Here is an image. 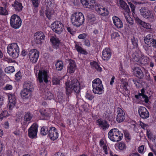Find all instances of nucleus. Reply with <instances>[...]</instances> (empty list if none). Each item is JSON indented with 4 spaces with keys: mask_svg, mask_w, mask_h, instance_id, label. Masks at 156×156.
<instances>
[{
    "mask_svg": "<svg viewBox=\"0 0 156 156\" xmlns=\"http://www.w3.org/2000/svg\"><path fill=\"white\" fill-rule=\"evenodd\" d=\"M113 23L115 27L118 29L121 28L123 27L122 21L118 17L114 16L112 17Z\"/></svg>",
    "mask_w": 156,
    "mask_h": 156,
    "instance_id": "20",
    "label": "nucleus"
},
{
    "mask_svg": "<svg viewBox=\"0 0 156 156\" xmlns=\"http://www.w3.org/2000/svg\"><path fill=\"white\" fill-rule=\"evenodd\" d=\"M33 118V115L29 112H25L24 117V120L26 122L31 121Z\"/></svg>",
    "mask_w": 156,
    "mask_h": 156,
    "instance_id": "37",
    "label": "nucleus"
},
{
    "mask_svg": "<svg viewBox=\"0 0 156 156\" xmlns=\"http://www.w3.org/2000/svg\"><path fill=\"white\" fill-rule=\"evenodd\" d=\"M15 71L14 68L12 66H9L5 69V72L6 73H11Z\"/></svg>",
    "mask_w": 156,
    "mask_h": 156,
    "instance_id": "44",
    "label": "nucleus"
},
{
    "mask_svg": "<svg viewBox=\"0 0 156 156\" xmlns=\"http://www.w3.org/2000/svg\"><path fill=\"white\" fill-rule=\"evenodd\" d=\"M116 136H115L114 142H118L119 141H120L123 137V135L122 133H121L120 131H119V130L118 129L116 130Z\"/></svg>",
    "mask_w": 156,
    "mask_h": 156,
    "instance_id": "32",
    "label": "nucleus"
},
{
    "mask_svg": "<svg viewBox=\"0 0 156 156\" xmlns=\"http://www.w3.org/2000/svg\"><path fill=\"white\" fill-rule=\"evenodd\" d=\"M6 7L4 8L3 7L0 6V15L2 16H6L8 15L9 13L6 9Z\"/></svg>",
    "mask_w": 156,
    "mask_h": 156,
    "instance_id": "45",
    "label": "nucleus"
},
{
    "mask_svg": "<svg viewBox=\"0 0 156 156\" xmlns=\"http://www.w3.org/2000/svg\"><path fill=\"white\" fill-rule=\"evenodd\" d=\"M150 58L147 56H145L144 55H141V60L140 61V66H145L147 64H149Z\"/></svg>",
    "mask_w": 156,
    "mask_h": 156,
    "instance_id": "29",
    "label": "nucleus"
},
{
    "mask_svg": "<svg viewBox=\"0 0 156 156\" xmlns=\"http://www.w3.org/2000/svg\"><path fill=\"white\" fill-rule=\"evenodd\" d=\"M93 91L94 93L100 94L104 92L102 81L99 78L94 79L92 82Z\"/></svg>",
    "mask_w": 156,
    "mask_h": 156,
    "instance_id": "3",
    "label": "nucleus"
},
{
    "mask_svg": "<svg viewBox=\"0 0 156 156\" xmlns=\"http://www.w3.org/2000/svg\"><path fill=\"white\" fill-rule=\"evenodd\" d=\"M22 20L20 16L13 14L10 17V24L13 28L16 29L19 28L21 26Z\"/></svg>",
    "mask_w": 156,
    "mask_h": 156,
    "instance_id": "4",
    "label": "nucleus"
},
{
    "mask_svg": "<svg viewBox=\"0 0 156 156\" xmlns=\"http://www.w3.org/2000/svg\"><path fill=\"white\" fill-rule=\"evenodd\" d=\"M75 48L79 53L84 55H87L88 54V52L86 50L83 49L78 44L75 45Z\"/></svg>",
    "mask_w": 156,
    "mask_h": 156,
    "instance_id": "27",
    "label": "nucleus"
},
{
    "mask_svg": "<svg viewBox=\"0 0 156 156\" xmlns=\"http://www.w3.org/2000/svg\"><path fill=\"white\" fill-rule=\"evenodd\" d=\"M50 41L52 43V47L54 48H58L60 43V41L59 38L56 36H51L50 39Z\"/></svg>",
    "mask_w": 156,
    "mask_h": 156,
    "instance_id": "19",
    "label": "nucleus"
},
{
    "mask_svg": "<svg viewBox=\"0 0 156 156\" xmlns=\"http://www.w3.org/2000/svg\"><path fill=\"white\" fill-rule=\"evenodd\" d=\"M30 92L24 88L21 91L20 94L22 98H23V97L24 98H28V97H26V96L27 95L29 94H30Z\"/></svg>",
    "mask_w": 156,
    "mask_h": 156,
    "instance_id": "43",
    "label": "nucleus"
},
{
    "mask_svg": "<svg viewBox=\"0 0 156 156\" xmlns=\"http://www.w3.org/2000/svg\"><path fill=\"white\" fill-rule=\"evenodd\" d=\"M120 35L118 32H114L111 34V37L112 39H119Z\"/></svg>",
    "mask_w": 156,
    "mask_h": 156,
    "instance_id": "50",
    "label": "nucleus"
},
{
    "mask_svg": "<svg viewBox=\"0 0 156 156\" xmlns=\"http://www.w3.org/2000/svg\"><path fill=\"white\" fill-rule=\"evenodd\" d=\"M138 41L137 39L134 37L131 38V41L133 48H136V49L138 48Z\"/></svg>",
    "mask_w": 156,
    "mask_h": 156,
    "instance_id": "39",
    "label": "nucleus"
},
{
    "mask_svg": "<svg viewBox=\"0 0 156 156\" xmlns=\"http://www.w3.org/2000/svg\"><path fill=\"white\" fill-rule=\"evenodd\" d=\"M80 2L85 8L94 9L96 5L95 0H80Z\"/></svg>",
    "mask_w": 156,
    "mask_h": 156,
    "instance_id": "13",
    "label": "nucleus"
},
{
    "mask_svg": "<svg viewBox=\"0 0 156 156\" xmlns=\"http://www.w3.org/2000/svg\"><path fill=\"white\" fill-rule=\"evenodd\" d=\"M52 84L53 85H57L60 84V80L57 77H54L52 79Z\"/></svg>",
    "mask_w": 156,
    "mask_h": 156,
    "instance_id": "51",
    "label": "nucleus"
},
{
    "mask_svg": "<svg viewBox=\"0 0 156 156\" xmlns=\"http://www.w3.org/2000/svg\"><path fill=\"white\" fill-rule=\"evenodd\" d=\"M118 149L120 150L124 151L126 149V145L123 142H120L118 144Z\"/></svg>",
    "mask_w": 156,
    "mask_h": 156,
    "instance_id": "41",
    "label": "nucleus"
},
{
    "mask_svg": "<svg viewBox=\"0 0 156 156\" xmlns=\"http://www.w3.org/2000/svg\"><path fill=\"white\" fill-rule=\"evenodd\" d=\"M55 66L56 70L61 71L63 69V64L62 61L58 60L56 62Z\"/></svg>",
    "mask_w": 156,
    "mask_h": 156,
    "instance_id": "36",
    "label": "nucleus"
},
{
    "mask_svg": "<svg viewBox=\"0 0 156 156\" xmlns=\"http://www.w3.org/2000/svg\"><path fill=\"white\" fill-rule=\"evenodd\" d=\"M48 127L44 126L41 129L40 133L43 135H46L48 133Z\"/></svg>",
    "mask_w": 156,
    "mask_h": 156,
    "instance_id": "47",
    "label": "nucleus"
},
{
    "mask_svg": "<svg viewBox=\"0 0 156 156\" xmlns=\"http://www.w3.org/2000/svg\"><path fill=\"white\" fill-rule=\"evenodd\" d=\"M87 34L85 33H83L81 34H80L78 36V38L79 39H84L85 38Z\"/></svg>",
    "mask_w": 156,
    "mask_h": 156,
    "instance_id": "61",
    "label": "nucleus"
},
{
    "mask_svg": "<svg viewBox=\"0 0 156 156\" xmlns=\"http://www.w3.org/2000/svg\"><path fill=\"white\" fill-rule=\"evenodd\" d=\"M132 81L136 88H140L142 87L143 84L141 80L137 79L136 78H133L132 79Z\"/></svg>",
    "mask_w": 156,
    "mask_h": 156,
    "instance_id": "30",
    "label": "nucleus"
},
{
    "mask_svg": "<svg viewBox=\"0 0 156 156\" xmlns=\"http://www.w3.org/2000/svg\"><path fill=\"white\" fill-rule=\"evenodd\" d=\"M9 103H8L9 108L12 109L15 105L16 103V98H8Z\"/></svg>",
    "mask_w": 156,
    "mask_h": 156,
    "instance_id": "38",
    "label": "nucleus"
},
{
    "mask_svg": "<svg viewBox=\"0 0 156 156\" xmlns=\"http://www.w3.org/2000/svg\"><path fill=\"white\" fill-rule=\"evenodd\" d=\"M45 37V36L43 32L41 31L36 32L34 35V41L36 44H41Z\"/></svg>",
    "mask_w": 156,
    "mask_h": 156,
    "instance_id": "11",
    "label": "nucleus"
},
{
    "mask_svg": "<svg viewBox=\"0 0 156 156\" xmlns=\"http://www.w3.org/2000/svg\"><path fill=\"white\" fill-rule=\"evenodd\" d=\"M46 3L51 8L54 7L55 2V0H47Z\"/></svg>",
    "mask_w": 156,
    "mask_h": 156,
    "instance_id": "52",
    "label": "nucleus"
},
{
    "mask_svg": "<svg viewBox=\"0 0 156 156\" xmlns=\"http://www.w3.org/2000/svg\"><path fill=\"white\" fill-rule=\"evenodd\" d=\"M39 54V52L36 49L31 50L28 54L30 61L32 63H36L38 60Z\"/></svg>",
    "mask_w": 156,
    "mask_h": 156,
    "instance_id": "6",
    "label": "nucleus"
},
{
    "mask_svg": "<svg viewBox=\"0 0 156 156\" xmlns=\"http://www.w3.org/2000/svg\"><path fill=\"white\" fill-rule=\"evenodd\" d=\"M96 122L101 129L104 130H105L106 129H108L109 126V124L107 123V122L105 120L99 119L97 120Z\"/></svg>",
    "mask_w": 156,
    "mask_h": 156,
    "instance_id": "18",
    "label": "nucleus"
},
{
    "mask_svg": "<svg viewBox=\"0 0 156 156\" xmlns=\"http://www.w3.org/2000/svg\"><path fill=\"white\" fill-rule=\"evenodd\" d=\"M54 11L49 9H47L45 10V15L49 19H51L53 17Z\"/></svg>",
    "mask_w": 156,
    "mask_h": 156,
    "instance_id": "35",
    "label": "nucleus"
},
{
    "mask_svg": "<svg viewBox=\"0 0 156 156\" xmlns=\"http://www.w3.org/2000/svg\"><path fill=\"white\" fill-rule=\"evenodd\" d=\"M128 4L129 5L130 8H131L132 14L134 13L135 10V5L131 2H128Z\"/></svg>",
    "mask_w": 156,
    "mask_h": 156,
    "instance_id": "56",
    "label": "nucleus"
},
{
    "mask_svg": "<svg viewBox=\"0 0 156 156\" xmlns=\"http://www.w3.org/2000/svg\"><path fill=\"white\" fill-rule=\"evenodd\" d=\"M153 39V34L150 33L144 37V41L145 44L149 45Z\"/></svg>",
    "mask_w": 156,
    "mask_h": 156,
    "instance_id": "31",
    "label": "nucleus"
},
{
    "mask_svg": "<svg viewBox=\"0 0 156 156\" xmlns=\"http://www.w3.org/2000/svg\"><path fill=\"white\" fill-rule=\"evenodd\" d=\"M72 89L76 94V98H78L80 95V86L78 80L76 79H74L72 80L70 84Z\"/></svg>",
    "mask_w": 156,
    "mask_h": 156,
    "instance_id": "7",
    "label": "nucleus"
},
{
    "mask_svg": "<svg viewBox=\"0 0 156 156\" xmlns=\"http://www.w3.org/2000/svg\"><path fill=\"white\" fill-rule=\"evenodd\" d=\"M94 9L99 15L103 16H106L109 13L107 9L100 5H96Z\"/></svg>",
    "mask_w": 156,
    "mask_h": 156,
    "instance_id": "12",
    "label": "nucleus"
},
{
    "mask_svg": "<svg viewBox=\"0 0 156 156\" xmlns=\"http://www.w3.org/2000/svg\"><path fill=\"white\" fill-rule=\"evenodd\" d=\"M140 125L141 127L144 129H146L148 126L147 125L144 123L143 122L140 121Z\"/></svg>",
    "mask_w": 156,
    "mask_h": 156,
    "instance_id": "60",
    "label": "nucleus"
},
{
    "mask_svg": "<svg viewBox=\"0 0 156 156\" xmlns=\"http://www.w3.org/2000/svg\"><path fill=\"white\" fill-rule=\"evenodd\" d=\"M124 133L126 137V140L127 142H128L130 139V136L129 134L126 131H124Z\"/></svg>",
    "mask_w": 156,
    "mask_h": 156,
    "instance_id": "53",
    "label": "nucleus"
},
{
    "mask_svg": "<svg viewBox=\"0 0 156 156\" xmlns=\"http://www.w3.org/2000/svg\"><path fill=\"white\" fill-rule=\"evenodd\" d=\"M134 75L139 79H142L144 76L143 73L139 67H136L133 69Z\"/></svg>",
    "mask_w": 156,
    "mask_h": 156,
    "instance_id": "22",
    "label": "nucleus"
},
{
    "mask_svg": "<svg viewBox=\"0 0 156 156\" xmlns=\"http://www.w3.org/2000/svg\"><path fill=\"white\" fill-rule=\"evenodd\" d=\"M96 18L95 15L93 14H90L87 16V20L89 23L91 24L93 23L95 20Z\"/></svg>",
    "mask_w": 156,
    "mask_h": 156,
    "instance_id": "40",
    "label": "nucleus"
},
{
    "mask_svg": "<svg viewBox=\"0 0 156 156\" xmlns=\"http://www.w3.org/2000/svg\"><path fill=\"white\" fill-rule=\"evenodd\" d=\"M151 46L150 45L145 44L143 45L144 48L145 50L146 51H148L151 48Z\"/></svg>",
    "mask_w": 156,
    "mask_h": 156,
    "instance_id": "62",
    "label": "nucleus"
},
{
    "mask_svg": "<svg viewBox=\"0 0 156 156\" xmlns=\"http://www.w3.org/2000/svg\"><path fill=\"white\" fill-rule=\"evenodd\" d=\"M32 4L33 6L35 8H37L39 5V0H31Z\"/></svg>",
    "mask_w": 156,
    "mask_h": 156,
    "instance_id": "54",
    "label": "nucleus"
},
{
    "mask_svg": "<svg viewBox=\"0 0 156 156\" xmlns=\"http://www.w3.org/2000/svg\"><path fill=\"white\" fill-rule=\"evenodd\" d=\"M22 77V73L19 71L15 75V79L17 81H19L21 79Z\"/></svg>",
    "mask_w": 156,
    "mask_h": 156,
    "instance_id": "48",
    "label": "nucleus"
},
{
    "mask_svg": "<svg viewBox=\"0 0 156 156\" xmlns=\"http://www.w3.org/2000/svg\"><path fill=\"white\" fill-rule=\"evenodd\" d=\"M140 14L143 18L152 21L154 16L152 12L145 7H143L140 9Z\"/></svg>",
    "mask_w": 156,
    "mask_h": 156,
    "instance_id": "5",
    "label": "nucleus"
},
{
    "mask_svg": "<svg viewBox=\"0 0 156 156\" xmlns=\"http://www.w3.org/2000/svg\"><path fill=\"white\" fill-rule=\"evenodd\" d=\"M12 6L13 7L14 10L16 12H20L22 11L23 8L22 4L16 1H15Z\"/></svg>",
    "mask_w": 156,
    "mask_h": 156,
    "instance_id": "24",
    "label": "nucleus"
},
{
    "mask_svg": "<svg viewBox=\"0 0 156 156\" xmlns=\"http://www.w3.org/2000/svg\"><path fill=\"white\" fill-rule=\"evenodd\" d=\"M51 27L53 31L58 34H60L63 30V24L58 21L52 23Z\"/></svg>",
    "mask_w": 156,
    "mask_h": 156,
    "instance_id": "9",
    "label": "nucleus"
},
{
    "mask_svg": "<svg viewBox=\"0 0 156 156\" xmlns=\"http://www.w3.org/2000/svg\"><path fill=\"white\" fill-rule=\"evenodd\" d=\"M117 121L119 123L122 122L125 118V112L121 108L118 107L117 108Z\"/></svg>",
    "mask_w": 156,
    "mask_h": 156,
    "instance_id": "17",
    "label": "nucleus"
},
{
    "mask_svg": "<svg viewBox=\"0 0 156 156\" xmlns=\"http://www.w3.org/2000/svg\"><path fill=\"white\" fill-rule=\"evenodd\" d=\"M7 52L10 56L13 58H17L20 52L19 48L17 43H12L9 44L7 47Z\"/></svg>",
    "mask_w": 156,
    "mask_h": 156,
    "instance_id": "2",
    "label": "nucleus"
},
{
    "mask_svg": "<svg viewBox=\"0 0 156 156\" xmlns=\"http://www.w3.org/2000/svg\"><path fill=\"white\" fill-rule=\"evenodd\" d=\"M38 125L36 123H33L28 130V135L31 139L35 138L38 132Z\"/></svg>",
    "mask_w": 156,
    "mask_h": 156,
    "instance_id": "8",
    "label": "nucleus"
},
{
    "mask_svg": "<svg viewBox=\"0 0 156 156\" xmlns=\"http://www.w3.org/2000/svg\"><path fill=\"white\" fill-rule=\"evenodd\" d=\"M141 93L139 91H134L133 93L132 97L134 96V98H140L141 96L142 98H149L147 95L145 94V90L144 88H143L141 90Z\"/></svg>",
    "mask_w": 156,
    "mask_h": 156,
    "instance_id": "23",
    "label": "nucleus"
},
{
    "mask_svg": "<svg viewBox=\"0 0 156 156\" xmlns=\"http://www.w3.org/2000/svg\"><path fill=\"white\" fill-rule=\"evenodd\" d=\"M135 21L137 23L141 25L144 22L137 17L135 18Z\"/></svg>",
    "mask_w": 156,
    "mask_h": 156,
    "instance_id": "59",
    "label": "nucleus"
},
{
    "mask_svg": "<svg viewBox=\"0 0 156 156\" xmlns=\"http://www.w3.org/2000/svg\"><path fill=\"white\" fill-rule=\"evenodd\" d=\"M150 46H152L154 48H156V39H153L152 41H151V43L149 44Z\"/></svg>",
    "mask_w": 156,
    "mask_h": 156,
    "instance_id": "58",
    "label": "nucleus"
},
{
    "mask_svg": "<svg viewBox=\"0 0 156 156\" xmlns=\"http://www.w3.org/2000/svg\"><path fill=\"white\" fill-rule=\"evenodd\" d=\"M100 146L102 147L103 150H104L105 154H108L107 146L106 145L104 144V141L102 140H101L100 141Z\"/></svg>",
    "mask_w": 156,
    "mask_h": 156,
    "instance_id": "42",
    "label": "nucleus"
},
{
    "mask_svg": "<svg viewBox=\"0 0 156 156\" xmlns=\"http://www.w3.org/2000/svg\"><path fill=\"white\" fill-rule=\"evenodd\" d=\"M23 87L24 89L27 90L28 91L31 92L33 90V85L30 82H26L23 85Z\"/></svg>",
    "mask_w": 156,
    "mask_h": 156,
    "instance_id": "33",
    "label": "nucleus"
},
{
    "mask_svg": "<svg viewBox=\"0 0 156 156\" xmlns=\"http://www.w3.org/2000/svg\"><path fill=\"white\" fill-rule=\"evenodd\" d=\"M85 19L83 14L81 12H75L72 14L71 17V21L73 25L78 27L84 22Z\"/></svg>",
    "mask_w": 156,
    "mask_h": 156,
    "instance_id": "1",
    "label": "nucleus"
},
{
    "mask_svg": "<svg viewBox=\"0 0 156 156\" xmlns=\"http://www.w3.org/2000/svg\"><path fill=\"white\" fill-rule=\"evenodd\" d=\"M141 26L147 29H149L151 28V26L148 23L143 22V23L141 25Z\"/></svg>",
    "mask_w": 156,
    "mask_h": 156,
    "instance_id": "55",
    "label": "nucleus"
},
{
    "mask_svg": "<svg viewBox=\"0 0 156 156\" xmlns=\"http://www.w3.org/2000/svg\"><path fill=\"white\" fill-rule=\"evenodd\" d=\"M66 28L67 30L69 33L71 34H73V31L72 28L69 27H67Z\"/></svg>",
    "mask_w": 156,
    "mask_h": 156,
    "instance_id": "64",
    "label": "nucleus"
},
{
    "mask_svg": "<svg viewBox=\"0 0 156 156\" xmlns=\"http://www.w3.org/2000/svg\"><path fill=\"white\" fill-rule=\"evenodd\" d=\"M76 69V66L73 60H71L68 67L67 72L69 73H73Z\"/></svg>",
    "mask_w": 156,
    "mask_h": 156,
    "instance_id": "21",
    "label": "nucleus"
},
{
    "mask_svg": "<svg viewBox=\"0 0 156 156\" xmlns=\"http://www.w3.org/2000/svg\"><path fill=\"white\" fill-rule=\"evenodd\" d=\"M117 129L115 128L112 129L110 130L108 133V138L111 140L113 142L115 140L114 138L116 136V134H117V133L116 134V130Z\"/></svg>",
    "mask_w": 156,
    "mask_h": 156,
    "instance_id": "28",
    "label": "nucleus"
},
{
    "mask_svg": "<svg viewBox=\"0 0 156 156\" xmlns=\"http://www.w3.org/2000/svg\"><path fill=\"white\" fill-rule=\"evenodd\" d=\"M84 44L88 47H90V42L89 40L86 39H85L84 42Z\"/></svg>",
    "mask_w": 156,
    "mask_h": 156,
    "instance_id": "63",
    "label": "nucleus"
},
{
    "mask_svg": "<svg viewBox=\"0 0 156 156\" xmlns=\"http://www.w3.org/2000/svg\"><path fill=\"white\" fill-rule=\"evenodd\" d=\"M12 89V85L9 84H7L3 88L4 90H11Z\"/></svg>",
    "mask_w": 156,
    "mask_h": 156,
    "instance_id": "57",
    "label": "nucleus"
},
{
    "mask_svg": "<svg viewBox=\"0 0 156 156\" xmlns=\"http://www.w3.org/2000/svg\"><path fill=\"white\" fill-rule=\"evenodd\" d=\"M105 117L108 120L112 121L114 119V116L112 112H110L109 113L105 114Z\"/></svg>",
    "mask_w": 156,
    "mask_h": 156,
    "instance_id": "46",
    "label": "nucleus"
},
{
    "mask_svg": "<svg viewBox=\"0 0 156 156\" xmlns=\"http://www.w3.org/2000/svg\"><path fill=\"white\" fill-rule=\"evenodd\" d=\"M134 61L137 62V64L140 65V61L141 60V55L139 56L138 54L135 55L133 58Z\"/></svg>",
    "mask_w": 156,
    "mask_h": 156,
    "instance_id": "49",
    "label": "nucleus"
},
{
    "mask_svg": "<svg viewBox=\"0 0 156 156\" xmlns=\"http://www.w3.org/2000/svg\"><path fill=\"white\" fill-rule=\"evenodd\" d=\"M138 112L140 116L142 119H147L149 117V113L147 109L144 107H140L138 109Z\"/></svg>",
    "mask_w": 156,
    "mask_h": 156,
    "instance_id": "16",
    "label": "nucleus"
},
{
    "mask_svg": "<svg viewBox=\"0 0 156 156\" xmlns=\"http://www.w3.org/2000/svg\"><path fill=\"white\" fill-rule=\"evenodd\" d=\"M48 133L49 137L52 140H55L58 137V133L56 128L54 127H50Z\"/></svg>",
    "mask_w": 156,
    "mask_h": 156,
    "instance_id": "15",
    "label": "nucleus"
},
{
    "mask_svg": "<svg viewBox=\"0 0 156 156\" xmlns=\"http://www.w3.org/2000/svg\"><path fill=\"white\" fill-rule=\"evenodd\" d=\"M38 79L40 83H42L44 80L46 83H47L48 82L47 72L45 70H40L38 73Z\"/></svg>",
    "mask_w": 156,
    "mask_h": 156,
    "instance_id": "10",
    "label": "nucleus"
},
{
    "mask_svg": "<svg viewBox=\"0 0 156 156\" xmlns=\"http://www.w3.org/2000/svg\"><path fill=\"white\" fill-rule=\"evenodd\" d=\"M102 58L105 62H107L110 59L112 53L109 48H104L102 51Z\"/></svg>",
    "mask_w": 156,
    "mask_h": 156,
    "instance_id": "14",
    "label": "nucleus"
},
{
    "mask_svg": "<svg viewBox=\"0 0 156 156\" xmlns=\"http://www.w3.org/2000/svg\"><path fill=\"white\" fill-rule=\"evenodd\" d=\"M90 64L93 67H94L99 72H101L102 71V68L100 67L97 62L94 61L91 62Z\"/></svg>",
    "mask_w": 156,
    "mask_h": 156,
    "instance_id": "34",
    "label": "nucleus"
},
{
    "mask_svg": "<svg viewBox=\"0 0 156 156\" xmlns=\"http://www.w3.org/2000/svg\"><path fill=\"white\" fill-rule=\"evenodd\" d=\"M119 3L120 7L124 10V12H130V10L128 6L123 0H119Z\"/></svg>",
    "mask_w": 156,
    "mask_h": 156,
    "instance_id": "25",
    "label": "nucleus"
},
{
    "mask_svg": "<svg viewBox=\"0 0 156 156\" xmlns=\"http://www.w3.org/2000/svg\"><path fill=\"white\" fill-rule=\"evenodd\" d=\"M130 12H124V15L126 22L129 25L132 26L133 24V19L130 16Z\"/></svg>",
    "mask_w": 156,
    "mask_h": 156,
    "instance_id": "26",
    "label": "nucleus"
}]
</instances>
